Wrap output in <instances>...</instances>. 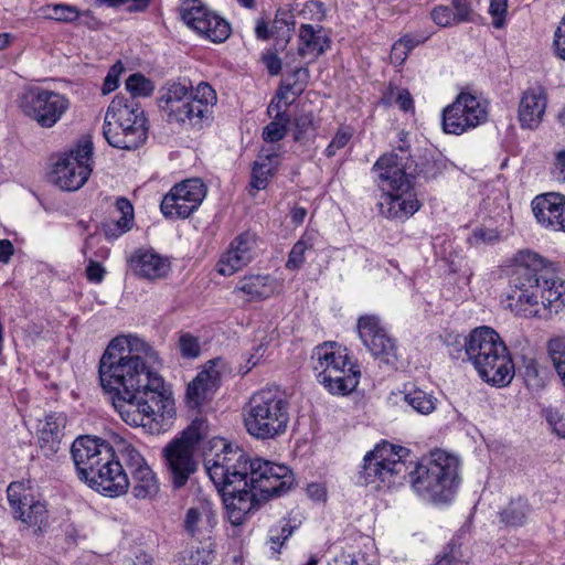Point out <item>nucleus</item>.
<instances>
[{"instance_id":"dca6fc26","label":"nucleus","mask_w":565,"mask_h":565,"mask_svg":"<svg viewBox=\"0 0 565 565\" xmlns=\"http://www.w3.org/2000/svg\"><path fill=\"white\" fill-rule=\"evenodd\" d=\"M359 337L372 355L380 362L395 367L398 361L396 342L381 326L380 318L365 315L358 320Z\"/></svg>"},{"instance_id":"864d4df0","label":"nucleus","mask_w":565,"mask_h":565,"mask_svg":"<svg viewBox=\"0 0 565 565\" xmlns=\"http://www.w3.org/2000/svg\"><path fill=\"white\" fill-rule=\"evenodd\" d=\"M430 17L437 25L443 28L458 24L452 9L447 6L435 7L430 12Z\"/></svg>"},{"instance_id":"09e8293b","label":"nucleus","mask_w":565,"mask_h":565,"mask_svg":"<svg viewBox=\"0 0 565 565\" xmlns=\"http://www.w3.org/2000/svg\"><path fill=\"white\" fill-rule=\"evenodd\" d=\"M178 348L184 359H196L201 353L199 339L189 332L180 334Z\"/></svg>"},{"instance_id":"7ed1b4c3","label":"nucleus","mask_w":565,"mask_h":565,"mask_svg":"<svg viewBox=\"0 0 565 565\" xmlns=\"http://www.w3.org/2000/svg\"><path fill=\"white\" fill-rule=\"evenodd\" d=\"M159 365L158 352L145 340L135 335L117 337L99 360L100 385L110 394L146 390L152 379L162 377L156 371Z\"/></svg>"},{"instance_id":"bb28decb","label":"nucleus","mask_w":565,"mask_h":565,"mask_svg":"<svg viewBox=\"0 0 565 565\" xmlns=\"http://www.w3.org/2000/svg\"><path fill=\"white\" fill-rule=\"evenodd\" d=\"M218 372L215 370H204L188 384L186 404L190 408H199L209 401L218 387Z\"/></svg>"},{"instance_id":"de8ad7c7","label":"nucleus","mask_w":565,"mask_h":565,"mask_svg":"<svg viewBox=\"0 0 565 565\" xmlns=\"http://www.w3.org/2000/svg\"><path fill=\"white\" fill-rule=\"evenodd\" d=\"M360 376V371H351L347 375L334 379L331 381V384L333 385L329 392L335 395H347L355 390L359 384Z\"/></svg>"},{"instance_id":"0e129e2a","label":"nucleus","mask_w":565,"mask_h":565,"mask_svg":"<svg viewBox=\"0 0 565 565\" xmlns=\"http://www.w3.org/2000/svg\"><path fill=\"white\" fill-rule=\"evenodd\" d=\"M499 235L495 230L476 228L471 234L469 242L471 244L479 243H493L498 239Z\"/></svg>"},{"instance_id":"4468645a","label":"nucleus","mask_w":565,"mask_h":565,"mask_svg":"<svg viewBox=\"0 0 565 565\" xmlns=\"http://www.w3.org/2000/svg\"><path fill=\"white\" fill-rule=\"evenodd\" d=\"M486 119L487 110L478 97L460 93L455 102L444 109L441 125L446 134L461 135L481 125Z\"/></svg>"},{"instance_id":"6ab92c4d","label":"nucleus","mask_w":565,"mask_h":565,"mask_svg":"<svg viewBox=\"0 0 565 565\" xmlns=\"http://www.w3.org/2000/svg\"><path fill=\"white\" fill-rule=\"evenodd\" d=\"M256 245V236L250 232L236 236L217 262V273L222 276H232L243 269L252 262Z\"/></svg>"},{"instance_id":"5fc2aeb1","label":"nucleus","mask_w":565,"mask_h":565,"mask_svg":"<svg viewBox=\"0 0 565 565\" xmlns=\"http://www.w3.org/2000/svg\"><path fill=\"white\" fill-rule=\"evenodd\" d=\"M294 529L288 523H284L280 527H271L269 537L270 548L274 552H279L285 541L292 534Z\"/></svg>"},{"instance_id":"0eeeda50","label":"nucleus","mask_w":565,"mask_h":565,"mask_svg":"<svg viewBox=\"0 0 565 565\" xmlns=\"http://www.w3.org/2000/svg\"><path fill=\"white\" fill-rule=\"evenodd\" d=\"M111 403L121 419L132 427L163 422L175 415L174 399L162 377L152 379L151 386L128 394L113 393Z\"/></svg>"},{"instance_id":"6e6d98bb","label":"nucleus","mask_w":565,"mask_h":565,"mask_svg":"<svg viewBox=\"0 0 565 565\" xmlns=\"http://www.w3.org/2000/svg\"><path fill=\"white\" fill-rule=\"evenodd\" d=\"M352 138L351 131L348 129H339L328 147L326 148V156L333 157L337 154L338 150L344 148L350 139Z\"/></svg>"},{"instance_id":"393cba45","label":"nucleus","mask_w":565,"mask_h":565,"mask_svg":"<svg viewBox=\"0 0 565 565\" xmlns=\"http://www.w3.org/2000/svg\"><path fill=\"white\" fill-rule=\"evenodd\" d=\"M546 108V93L542 86L527 88L519 105V120L524 128H535L542 121Z\"/></svg>"},{"instance_id":"72a5a7b5","label":"nucleus","mask_w":565,"mask_h":565,"mask_svg":"<svg viewBox=\"0 0 565 565\" xmlns=\"http://www.w3.org/2000/svg\"><path fill=\"white\" fill-rule=\"evenodd\" d=\"M282 104V102L273 98L268 106L267 111L269 116L274 117V120L265 126L263 130V139L266 142H277L281 140L287 134L290 116L286 110L281 109Z\"/></svg>"},{"instance_id":"1a4fd4ad","label":"nucleus","mask_w":565,"mask_h":565,"mask_svg":"<svg viewBox=\"0 0 565 565\" xmlns=\"http://www.w3.org/2000/svg\"><path fill=\"white\" fill-rule=\"evenodd\" d=\"M289 411V402L280 391L259 390L250 396L243 412L246 431L259 440L280 436L287 430Z\"/></svg>"},{"instance_id":"4d7b16f0","label":"nucleus","mask_w":565,"mask_h":565,"mask_svg":"<svg viewBox=\"0 0 565 565\" xmlns=\"http://www.w3.org/2000/svg\"><path fill=\"white\" fill-rule=\"evenodd\" d=\"M351 371H360V370H359V366L356 364H353L350 361V364L348 366H343V367H340V369H332V367L329 369V372H327L326 375H322V376L318 377V381L328 391H330L331 386L333 385V384H331L332 380L341 377L342 375H347Z\"/></svg>"},{"instance_id":"b1692460","label":"nucleus","mask_w":565,"mask_h":565,"mask_svg":"<svg viewBox=\"0 0 565 565\" xmlns=\"http://www.w3.org/2000/svg\"><path fill=\"white\" fill-rule=\"evenodd\" d=\"M103 134L111 147L124 150H135L143 145L147 139V129H139L138 127L130 129L122 126V122L115 118L108 120L107 114L105 115Z\"/></svg>"},{"instance_id":"473e14b6","label":"nucleus","mask_w":565,"mask_h":565,"mask_svg":"<svg viewBox=\"0 0 565 565\" xmlns=\"http://www.w3.org/2000/svg\"><path fill=\"white\" fill-rule=\"evenodd\" d=\"M275 291L273 279L268 275L244 277L235 287L234 292H243L248 301H257L270 297Z\"/></svg>"},{"instance_id":"338daca9","label":"nucleus","mask_w":565,"mask_h":565,"mask_svg":"<svg viewBox=\"0 0 565 565\" xmlns=\"http://www.w3.org/2000/svg\"><path fill=\"white\" fill-rule=\"evenodd\" d=\"M105 268L97 262L90 260L86 268V277L89 281L100 282L105 276Z\"/></svg>"},{"instance_id":"6e6552de","label":"nucleus","mask_w":565,"mask_h":565,"mask_svg":"<svg viewBox=\"0 0 565 565\" xmlns=\"http://www.w3.org/2000/svg\"><path fill=\"white\" fill-rule=\"evenodd\" d=\"M414 491L425 500L448 503L460 483L459 460L443 450H435L409 472Z\"/></svg>"},{"instance_id":"a18cd8bd","label":"nucleus","mask_w":565,"mask_h":565,"mask_svg":"<svg viewBox=\"0 0 565 565\" xmlns=\"http://www.w3.org/2000/svg\"><path fill=\"white\" fill-rule=\"evenodd\" d=\"M126 89L131 94L129 99H136V97L150 96L153 92V85L142 74L135 73L126 79Z\"/></svg>"},{"instance_id":"cd10ccee","label":"nucleus","mask_w":565,"mask_h":565,"mask_svg":"<svg viewBox=\"0 0 565 565\" xmlns=\"http://www.w3.org/2000/svg\"><path fill=\"white\" fill-rule=\"evenodd\" d=\"M298 54L315 61L330 46V39L320 25L301 24L299 29Z\"/></svg>"},{"instance_id":"a19ab883","label":"nucleus","mask_w":565,"mask_h":565,"mask_svg":"<svg viewBox=\"0 0 565 565\" xmlns=\"http://www.w3.org/2000/svg\"><path fill=\"white\" fill-rule=\"evenodd\" d=\"M404 401L414 411L424 415L430 414L436 408V398L418 387L405 388Z\"/></svg>"},{"instance_id":"5701e85b","label":"nucleus","mask_w":565,"mask_h":565,"mask_svg":"<svg viewBox=\"0 0 565 565\" xmlns=\"http://www.w3.org/2000/svg\"><path fill=\"white\" fill-rule=\"evenodd\" d=\"M103 134L111 147L124 150H135L143 145L147 139V129H139L138 127L130 129L122 126V122L115 118L108 120L107 114L105 115Z\"/></svg>"},{"instance_id":"13d9d810","label":"nucleus","mask_w":565,"mask_h":565,"mask_svg":"<svg viewBox=\"0 0 565 565\" xmlns=\"http://www.w3.org/2000/svg\"><path fill=\"white\" fill-rule=\"evenodd\" d=\"M451 6L457 23L460 24L471 20L473 10L469 0H451Z\"/></svg>"},{"instance_id":"8fccbe9b","label":"nucleus","mask_w":565,"mask_h":565,"mask_svg":"<svg viewBox=\"0 0 565 565\" xmlns=\"http://www.w3.org/2000/svg\"><path fill=\"white\" fill-rule=\"evenodd\" d=\"M548 354L555 370L565 367V338L558 337L548 341Z\"/></svg>"},{"instance_id":"2eb2a0df","label":"nucleus","mask_w":565,"mask_h":565,"mask_svg":"<svg viewBox=\"0 0 565 565\" xmlns=\"http://www.w3.org/2000/svg\"><path fill=\"white\" fill-rule=\"evenodd\" d=\"M205 195L206 188L200 179H188L170 189L160 209L167 218H186L199 209Z\"/></svg>"},{"instance_id":"e2e57ef3","label":"nucleus","mask_w":565,"mask_h":565,"mask_svg":"<svg viewBox=\"0 0 565 565\" xmlns=\"http://www.w3.org/2000/svg\"><path fill=\"white\" fill-rule=\"evenodd\" d=\"M508 0H490L489 13L493 18V25L501 28L507 14Z\"/></svg>"},{"instance_id":"e433bc0d","label":"nucleus","mask_w":565,"mask_h":565,"mask_svg":"<svg viewBox=\"0 0 565 565\" xmlns=\"http://www.w3.org/2000/svg\"><path fill=\"white\" fill-rule=\"evenodd\" d=\"M116 210L120 213L117 220H111L103 224L107 238H117L128 232L134 225V206L130 201L124 196L116 200Z\"/></svg>"},{"instance_id":"4c0bfd02","label":"nucleus","mask_w":565,"mask_h":565,"mask_svg":"<svg viewBox=\"0 0 565 565\" xmlns=\"http://www.w3.org/2000/svg\"><path fill=\"white\" fill-rule=\"evenodd\" d=\"M131 475V492L137 499H150L159 491V483L152 469L148 466L136 469Z\"/></svg>"},{"instance_id":"052dcab7","label":"nucleus","mask_w":565,"mask_h":565,"mask_svg":"<svg viewBox=\"0 0 565 565\" xmlns=\"http://www.w3.org/2000/svg\"><path fill=\"white\" fill-rule=\"evenodd\" d=\"M122 71L124 65L120 62H117L110 67L102 87L104 95L114 92L118 87V78Z\"/></svg>"},{"instance_id":"c756f323","label":"nucleus","mask_w":565,"mask_h":565,"mask_svg":"<svg viewBox=\"0 0 565 565\" xmlns=\"http://www.w3.org/2000/svg\"><path fill=\"white\" fill-rule=\"evenodd\" d=\"M215 525V513L207 505L190 508L185 513L184 529L192 537L209 539Z\"/></svg>"},{"instance_id":"49530a36","label":"nucleus","mask_w":565,"mask_h":565,"mask_svg":"<svg viewBox=\"0 0 565 565\" xmlns=\"http://www.w3.org/2000/svg\"><path fill=\"white\" fill-rule=\"evenodd\" d=\"M277 168L273 167L271 163H264L263 161H255L252 170V188L256 190H264L273 177Z\"/></svg>"},{"instance_id":"f03ea898","label":"nucleus","mask_w":565,"mask_h":565,"mask_svg":"<svg viewBox=\"0 0 565 565\" xmlns=\"http://www.w3.org/2000/svg\"><path fill=\"white\" fill-rule=\"evenodd\" d=\"M215 443L220 444L222 450L211 458L205 457L204 465L216 489L238 483L267 501L291 488L294 476L287 466L260 458L249 459L241 448L233 447L224 439Z\"/></svg>"},{"instance_id":"774afa93","label":"nucleus","mask_w":565,"mask_h":565,"mask_svg":"<svg viewBox=\"0 0 565 565\" xmlns=\"http://www.w3.org/2000/svg\"><path fill=\"white\" fill-rule=\"evenodd\" d=\"M554 45L559 58L565 60V25L558 26L555 32Z\"/></svg>"},{"instance_id":"37998d69","label":"nucleus","mask_w":565,"mask_h":565,"mask_svg":"<svg viewBox=\"0 0 565 565\" xmlns=\"http://www.w3.org/2000/svg\"><path fill=\"white\" fill-rule=\"evenodd\" d=\"M214 558L212 543L201 542L198 546H192L184 552L182 562L184 565H207Z\"/></svg>"},{"instance_id":"f8f14e48","label":"nucleus","mask_w":565,"mask_h":565,"mask_svg":"<svg viewBox=\"0 0 565 565\" xmlns=\"http://www.w3.org/2000/svg\"><path fill=\"white\" fill-rule=\"evenodd\" d=\"M8 501L17 520L34 533H42L49 525L45 501L22 482H11L7 489Z\"/></svg>"},{"instance_id":"aec40b11","label":"nucleus","mask_w":565,"mask_h":565,"mask_svg":"<svg viewBox=\"0 0 565 565\" xmlns=\"http://www.w3.org/2000/svg\"><path fill=\"white\" fill-rule=\"evenodd\" d=\"M224 497V503L227 510L228 520L233 525H241L245 522L246 516L266 500L260 499L248 487L233 483L226 489H217Z\"/></svg>"},{"instance_id":"2f4dec72","label":"nucleus","mask_w":565,"mask_h":565,"mask_svg":"<svg viewBox=\"0 0 565 565\" xmlns=\"http://www.w3.org/2000/svg\"><path fill=\"white\" fill-rule=\"evenodd\" d=\"M194 90H190V86L182 83L170 84L159 99L160 109L167 115L168 120L173 122V118L178 111L189 102Z\"/></svg>"},{"instance_id":"bf43d9fd","label":"nucleus","mask_w":565,"mask_h":565,"mask_svg":"<svg viewBox=\"0 0 565 565\" xmlns=\"http://www.w3.org/2000/svg\"><path fill=\"white\" fill-rule=\"evenodd\" d=\"M545 418L557 436L565 437V415L563 413L558 409H547Z\"/></svg>"},{"instance_id":"69168bd1","label":"nucleus","mask_w":565,"mask_h":565,"mask_svg":"<svg viewBox=\"0 0 565 565\" xmlns=\"http://www.w3.org/2000/svg\"><path fill=\"white\" fill-rule=\"evenodd\" d=\"M102 1L111 7L120 6L124 3H129V6L127 8V10L129 12H140V11H145L148 8L151 0H102Z\"/></svg>"},{"instance_id":"a878e982","label":"nucleus","mask_w":565,"mask_h":565,"mask_svg":"<svg viewBox=\"0 0 565 565\" xmlns=\"http://www.w3.org/2000/svg\"><path fill=\"white\" fill-rule=\"evenodd\" d=\"M107 118L116 119L122 122L130 129L138 127L139 129H147L145 113L140 104L136 99H127L121 96H116L109 104L107 109Z\"/></svg>"},{"instance_id":"c03bdc74","label":"nucleus","mask_w":565,"mask_h":565,"mask_svg":"<svg viewBox=\"0 0 565 565\" xmlns=\"http://www.w3.org/2000/svg\"><path fill=\"white\" fill-rule=\"evenodd\" d=\"M313 248L312 238L308 235L300 237L298 242L292 246L286 267L288 269H299L306 260V253Z\"/></svg>"},{"instance_id":"79ce46f5","label":"nucleus","mask_w":565,"mask_h":565,"mask_svg":"<svg viewBox=\"0 0 565 565\" xmlns=\"http://www.w3.org/2000/svg\"><path fill=\"white\" fill-rule=\"evenodd\" d=\"M205 23L207 25L201 28L199 34L204 35L214 43L224 42L231 34L230 24L214 12L211 13Z\"/></svg>"},{"instance_id":"20e7f679","label":"nucleus","mask_w":565,"mask_h":565,"mask_svg":"<svg viewBox=\"0 0 565 565\" xmlns=\"http://www.w3.org/2000/svg\"><path fill=\"white\" fill-rule=\"evenodd\" d=\"M78 478L97 492L114 498L127 492L130 480L109 443L94 436H79L71 448Z\"/></svg>"},{"instance_id":"680f3d73","label":"nucleus","mask_w":565,"mask_h":565,"mask_svg":"<svg viewBox=\"0 0 565 565\" xmlns=\"http://www.w3.org/2000/svg\"><path fill=\"white\" fill-rule=\"evenodd\" d=\"M296 131H295V140L302 141L307 132L313 129V118L311 114H303L296 118L295 120Z\"/></svg>"},{"instance_id":"3c124183","label":"nucleus","mask_w":565,"mask_h":565,"mask_svg":"<svg viewBox=\"0 0 565 565\" xmlns=\"http://www.w3.org/2000/svg\"><path fill=\"white\" fill-rule=\"evenodd\" d=\"M207 424L203 418H195L191 425L183 431L180 439H185L190 445H195L205 437Z\"/></svg>"},{"instance_id":"603ef678","label":"nucleus","mask_w":565,"mask_h":565,"mask_svg":"<svg viewBox=\"0 0 565 565\" xmlns=\"http://www.w3.org/2000/svg\"><path fill=\"white\" fill-rule=\"evenodd\" d=\"M49 17L61 22H73L79 17V12L76 7L61 3L49 7Z\"/></svg>"},{"instance_id":"f257e3e1","label":"nucleus","mask_w":565,"mask_h":565,"mask_svg":"<svg viewBox=\"0 0 565 565\" xmlns=\"http://www.w3.org/2000/svg\"><path fill=\"white\" fill-rule=\"evenodd\" d=\"M502 303L520 318H544L565 310V280L556 277L539 254L520 250L513 257Z\"/></svg>"},{"instance_id":"f3484780","label":"nucleus","mask_w":565,"mask_h":565,"mask_svg":"<svg viewBox=\"0 0 565 565\" xmlns=\"http://www.w3.org/2000/svg\"><path fill=\"white\" fill-rule=\"evenodd\" d=\"M216 100V93L212 86L205 82L199 83L194 94L184 104V108L182 107L173 118V122L180 124L183 127L202 129L210 124L212 108Z\"/></svg>"},{"instance_id":"423d86ee","label":"nucleus","mask_w":565,"mask_h":565,"mask_svg":"<svg viewBox=\"0 0 565 565\" xmlns=\"http://www.w3.org/2000/svg\"><path fill=\"white\" fill-rule=\"evenodd\" d=\"M463 344L468 361L486 383L505 387L512 382L514 363L495 330L486 326L476 328L468 334Z\"/></svg>"},{"instance_id":"a211bd4d","label":"nucleus","mask_w":565,"mask_h":565,"mask_svg":"<svg viewBox=\"0 0 565 565\" xmlns=\"http://www.w3.org/2000/svg\"><path fill=\"white\" fill-rule=\"evenodd\" d=\"M194 449L188 440L180 438L170 441L163 448V457L174 488L184 487L190 476L196 471Z\"/></svg>"},{"instance_id":"9b49d317","label":"nucleus","mask_w":565,"mask_h":565,"mask_svg":"<svg viewBox=\"0 0 565 565\" xmlns=\"http://www.w3.org/2000/svg\"><path fill=\"white\" fill-rule=\"evenodd\" d=\"M93 149L90 140H83L60 157L50 173L51 181L64 191L82 188L93 171Z\"/></svg>"},{"instance_id":"f704fd0d","label":"nucleus","mask_w":565,"mask_h":565,"mask_svg":"<svg viewBox=\"0 0 565 565\" xmlns=\"http://www.w3.org/2000/svg\"><path fill=\"white\" fill-rule=\"evenodd\" d=\"M309 77L310 74L307 67H297L292 74L281 83L274 98L282 102L284 106L288 107L305 90Z\"/></svg>"},{"instance_id":"c85d7f7f","label":"nucleus","mask_w":565,"mask_h":565,"mask_svg":"<svg viewBox=\"0 0 565 565\" xmlns=\"http://www.w3.org/2000/svg\"><path fill=\"white\" fill-rule=\"evenodd\" d=\"M67 418L63 413H53L45 417V424L39 431V446L45 457L55 455L64 436Z\"/></svg>"},{"instance_id":"58836bf2","label":"nucleus","mask_w":565,"mask_h":565,"mask_svg":"<svg viewBox=\"0 0 565 565\" xmlns=\"http://www.w3.org/2000/svg\"><path fill=\"white\" fill-rule=\"evenodd\" d=\"M211 11L200 0H185L181 3L180 14L183 22L199 33L201 28L207 25L206 19L211 17Z\"/></svg>"},{"instance_id":"4be33fe9","label":"nucleus","mask_w":565,"mask_h":565,"mask_svg":"<svg viewBox=\"0 0 565 565\" xmlns=\"http://www.w3.org/2000/svg\"><path fill=\"white\" fill-rule=\"evenodd\" d=\"M532 211L540 224L565 232V195L550 192L532 201Z\"/></svg>"},{"instance_id":"ea45409f","label":"nucleus","mask_w":565,"mask_h":565,"mask_svg":"<svg viewBox=\"0 0 565 565\" xmlns=\"http://www.w3.org/2000/svg\"><path fill=\"white\" fill-rule=\"evenodd\" d=\"M530 504L525 499L511 500L499 513L500 521L507 526H522L530 514Z\"/></svg>"},{"instance_id":"9d476101","label":"nucleus","mask_w":565,"mask_h":565,"mask_svg":"<svg viewBox=\"0 0 565 565\" xmlns=\"http://www.w3.org/2000/svg\"><path fill=\"white\" fill-rule=\"evenodd\" d=\"M407 454V448L387 441L376 445L364 456L360 478L365 483L380 481L388 487L401 482L407 472L406 463L403 461Z\"/></svg>"},{"instance_id":"7c9ffc66","label":"nucleus","mask_w":565,"mask_h":565,"mask_svg":"<svg viewBox=\"0 0 565 565\" xmlns=\"http://www.w3.org/2000/svg\"><path fill=\"white\" fill-rule=\"evenodd\" d=\"M313 370L317 372V379L326 375L329 369H340L350 364V359L345 350H341L335 343H323L318 345L312 355Z\"/></svg>"},{"instance_id":"412c9836","label":"nucleus","mask_w":565,"mask_h":565,"mask_svg":"<svg viewBox=\"0 0 565 565\" xmlns=\"http://www.w3.org/2000/svg\"><path fill=\"white\" fill-rule=\"evenodd\" d=\"M128 268L138 278L157 280L168 276L171 265L153 249L138 248L127 259Z\"/></svg>"},{"instance_id":"c9c22d12","label":"nucleus","mask_w":565,"mask_h":565,"mask_svg":"<svg viewBox=\"0 0 565 565\" xmlns=\"http://www.w3.org/2000/svg\"><path fill=\"white\" fill-rule=\"evenodd\" d=\"M108 443L114 451V456H117V459L124 462L129 473L148 466L139 450L124 437L115 434Z\"/></svg>"},{"instance_id":"ddd939ff","label":"nucleus","mask_w":565,"mask_h":565,"mask_svg":"<svg viewBox=\"0 0 565 565\" xmlns=\"http://www.w3.org/2000/svg\"><path fill=\"white\" fill-rule=\"evenodd\" d=\"M71 106L70 99L49 89L30 90L23 96L21 108L42 128L55 126Z\"/></svg>"},{"instance_id":"39448f33","label":"nucleus","mask_w":565,"mask_h":565,"mask_svg":"<svg viewBox=\"0 0 565 565\" xmlns=\"http://www.w3.org/2000/svg\"><path fill=\"white\" fill-rule=\"evenodd\" d=\"M414 160L407 151L382 156L373 166L377 173L379 186L383 192L379 203L380 212L387 218L405 220L419 209V202L413 192V179L418 173Z\"/></svg>"}]
</instances>
